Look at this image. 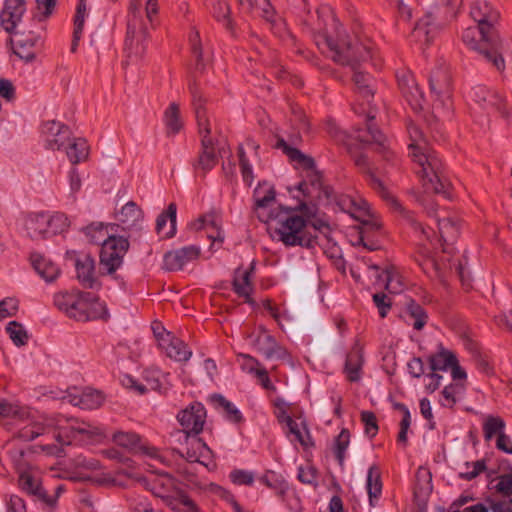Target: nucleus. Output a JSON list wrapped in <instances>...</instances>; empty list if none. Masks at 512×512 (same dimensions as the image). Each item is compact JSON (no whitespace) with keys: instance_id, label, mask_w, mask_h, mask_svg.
I'll use <instances>...</instances> for the list:
<instances>
[{"instance_id":"4c0bfd02","label":"nucleus","mask_w":512,"mask_h":512,"mask_svg":"<svg viewBox=\"0 0 512 512\" xmlns=\"http://www.w3.org/2000/svg\"><path fill=\"white\" fill-rule=\"evenodd\" d=\"M366 489L369 496V504L371 507H374L382 493L381 472L376 465H372L368 469Z\"/></svg>"},{"instance_id":"20e7f679","label":"nucleus","mask_w":512,"mask_h":512,"mask_svg":"<svg viewBox=\"0 0 512 512\" xmlns=\"http://www.w3.org/2000/svg\"><path fill=\"white\" fill-rule=\"evenodd\" d=\"M302 215H297L291 208L279 207L268 215L257 213L259 220L267 223V230L273 239L283 242L286 246L312 247L317 243V236L307 237L306 229L311 226L319 229L314 220L316 210L302 204Z\"/></svg>"},{"instance_id":"338daca9","label":"nucleus","mask_w":512,"mask_h":512,"mask_svg":"<svg viewBox=\"0 0 512 512\" xmlns=\"http://www.w3.org/2000/svg\"><path fill=\"white\" fill-rule=\"evenodd\" d=\"M238 362L243 371L256 374L263 365L258 360L253 358L250 354H239Z\"/></svg>"},{"instance_id":"c85d7f7f","label":"nucleus","mask_w":512,"mask_h":512,"mask_svg":"<svg viewBox=\"0 0 512 512\" xmlns=\"http://www.w3.org/2000/svg\"><path fill=\"white\" fill-rule=\"evenodd\" d=\"M146 489L151 491L155 496L165 498L170 492L176 488L175 480L167 473L154 475L151 478L142 480Z\"/></svg>"},{"instance_id":"423d86ee","label":"nucleus","mask_w":512,"mask_h":512,"mask_svg":"<svg viewBox=\"0 0 512 512\" xmlns=\"http://www.w3.org/2000/svg\"><path fill=\"white\" fill-rule=\"evenodd\" d=\"M54 305L67 317L80 322L107 320L106 305L92 292L77 289L61 291L54 295Z\"/></svg>"},{"instance_id":"c756f323","label":"nucleus","mask_w":512,"mask_h":512,"mask_svg":"<svg viewBox=\"0 0 512 512\" xmlns=\"http://www.w3.org/2000/svg\"><path fill=\"white\" fill-rule=\"evenodd\" d=\"M440 238L447 244L454 243L460 235V220L454 215H444L439 217L435 215Z\"/></svg>"},{"instance_id":"a19ab883","label":"nucleus","mask_w":512,"mask_h":512,"mask_svg":"<svg viewBox=\"0 0 512 512\" xmlns=\"http://www.w3.org/2000/svg\"><path fill=\"white\" fill-rule=\"evenodd\" d=\"M377 278L378 281L384 284L385 289L389 293L397 294L405 288L402 276L394 267L383 270Z\"/></svg>"},{"instance_id":"864d4df0","label":"nucleus","mask_w":512,"mask_h":512,"mask_svg":"<svg viewBox=\"0 0 512 512\" xmlns=\"http://www.w3.org/2000/svg\"><path fill=\"white\" fill-rule=\"evenodd\" d=\"M429 365V354L413 357L408 362V369L413 377L419 378L422 375H429L431 373Z\"/></svg>"},{"instance_id":"13d9d810","label":"nucleus","mask_w":512,"mask_h":512,"mask_svg":"<svg viewBox=\"0 0 512 512\" xmlns=\"http://www.w3.org/2000/svg\"><path fill=\"white\" fill-rule=\"evenodd\" d=\"M407 314L413 320L411 325L414 329L421 330L425 326L427 322V315L420 305L415 302H411L407 306Z\"/></svg>"},{"instance_id":"ddd939ff","label":"nucleus","mask_w":512,"mask_h":512,"mask_svg":"<svg viewBox=\"0 0 512 512\" xmlns=\"http://www.w3.org/2000/svg\"><path fill=\"white\" fill-rule=\"evenodd\" d=\"M471 99L488 115L492 113L508 114L505 98L495 89L477 85L471 90Z\"/></svg>"},{"instance_id":"69168bd1","label":"nucleus","mask_w":512,"mask_h":512,"mask_svg":"<svg viewBox=\"0 0 512 512\" xmlns=\"http://www.w3.org/2000/svg\"><path fill=\"white\" fill-rule=\"evenodd\" d=\"M169 506L174 512H199L196 504L187 496L170 502Z\"/></svg>"},{"instance_id":"a211bd4d","label":"nucleus","mask_w":512,"mask_h":512,"mask_svg":"<svg viewBox=\"0 0 512 512\" xmlns=\"http://www.w3.org/2000/svg\"><path fill=\"white\" fill-rule=\"evenodd\" d=\"M430 89L437 97L438 106L449 108L450 99V75L446 68L439 67L434 70L429 78Z\"/></svg>"},{"instance_id":"72a5a7b5","label":"nucleus","mask_w":512,"mask_h":512,"mask_svg":"<svg viewBox=\"0 0 512 512\" xmlns=\"http://www.w3.org/2000/svg\"><path fill=\"white\" fill-rule=\"evenodd\" d=\"M176 212L177 207L175 203H170L167 211L161 213L156 220V232L162 238H169L175 234L176 231Z\"/></svg>"},{"instance_id":"3c124183","label":"nucleus","mask_w":512,"mask_h":512,"mask_svg":"<svg viewBox=\"0 0 512 512\" xmlns=\"http://www.w3.org/2000/svg\"><path fill=\"white\" fill-rule=\"evenodd\" d=\"M505 422L498 416H488L483 424V432L486 440H491L494 436L504 434Z\"/></svg>"},{"instance_id":"774afa93","label":"nucleus","mask_w":512,"mask_h":512,"mask_svg":"<svg viewBox=\"0 0 512 512\" xmlns=\"http://www.w3.org/2000/svg\"><path fill=\"white\" fill-rule=\"evenodd\" d=\"M298 479L305 484L317 486L318 473L317 469L309 464L299 468Z\"/></svg>"},{"instance_id":"bf43d9fd","label":"nucleus","mask_w":512,"mask_h":512,"mask_svg":"<svg viewBox=\"0 0 512 512\" xmlns=\"http://www.w3.org/2000/svg\"><path fill=\"white\" fill-rule=\"evenodd\" d=\"M485 468V460L466 462L463 465V469L459 472V477L464 480H472L482 473Z\"/></svg>"},{"instance_id":"f257e3e1","label":"nucleus","mask_w":512,"mask_h":512,"mask_svg":"<svg viewBox=\"0 0 512 512\" xmlns=\"http://www.w3.org/2000/svg\"><path fill=\"white\" fill-rule=\"evenodd\" d=\"M322 250L331 264L340 272H345V260L338 245L341 238L340 223L349 215L358 222L349 232V241L353 246L374 251L378 249V234L382 222L369 203L358 194H339L331 186L322 185Z\"/></svg>"},{"instance_id":"8fccbe9b","label":"nucleus","mask_w":512,"mask_h":512,"mask_svg":"<svg viewBox=\"0 0 512 512\" xmlns=\"http://www.w3.org/2000/svg\"><path fill=\"white\" fill-rule=\"evenodd\" d=\"M205 490L211 495L216 496L229 503L232 506L234 512H247L236 501L234 495L224 487L216 483H209L206 486Z\"/></svg>"},{"instance_id":"5fc2aeb1","label":"nucleus","mask_w":512,"mask_h":512,"mask_svg":"<svg viewBox=\"0 0 512 512\" xmlns=\"http://www.w3.org/2000/svg\"><path fill=\"white\" fill-rule=\"evenodd\" d=\"M275 190L273 187H268L265 191L263 190L262 185H259L254 190V200L255 205L254 209L256 211L268 207L275 200Z\"/></svg>"},{"instance_id":"9b49d317","label":"nucleus","mask_w":512,"mask_h":512,"mask_svg":"<svg viewBox=\"0 0 512 512\" xmlns=\"http://www.w3.org/2000/svg\"><path fill=\"white\" fill-rule=\"evenodd\" d=\"M276 408L277 419L284 425L285 433L289 440L294 443H300L302 446H307L310 443V435L304 420L301 417L294 418V408L283 401L277 402Z\"/></svg>"},{"instance_id":"bb28decb","label":"nucleus","mask_w":512,"mask_h":512,"mask_svg":"<svg viewBox=\"0 0 512 512\" xmlns=\"http://www.w3.org/2000/svg\"><path fill=\"white\" fill-rule=\"evenodd\" d=\"M195 231L205 230L207 237L214 243L224 241V233L220 226L219 218L215 214L201 216L190 224Z\"/></svg>"},{"instance_id":"9d476101","label":"nucleus","mask_w":512,"mask_h":512,"mask_svg":"<svg viewBox=\"0 0 512 512\" xmlns=\"http://www.w3.org/2000/svg\"><path fill=\"white\" fill-rule=\"evenodd\" d=\"M142 2L143 0H135L129 7L126 38V44L129 46H133L134 42L136 44L143 42L148 35L147 27L145 26L141 16ZM144 2L146 17L150 22H152L153 17L158 13V1L144 0Z\"/></svg>"},{"instance_id":"dca6fc26","label":"nucleus","mask_w":512,"mask_h":512,"mask_svg":"<svg viewBox=\"0 0 512 512\" xmlns=\"http://www.w3.org/2000/svg\"><path fill=\"white\" fill-rule=\"evenodd\" d=\"M41 132L45 137L46 148L53 151L66 148L70 140L68 127L56 121L43 123Z\"/></svg>"},{"instance_id":"6ab92c4d","label":"nucleus","mask_w":512,"mask_h":512,"mask_svg":"<svg viewBox=\"0 0 512 512\" xmlns=\"http://www.w3.org/2000/svg\"><path fill=\"white\" fill-rule=\"evenodd\" d=\"M151 328L159 349L165 350L166 352H181L188 349L187 352H191L192 347L167 331L160 322H152Z\"/></svg>"},{"instance_id":"f704fd0d","label":"nucleus","mask_w":512,"mask_h":512,"mask_svg":"<svg viewBox=\"0 0 512 512\" xmlns=\"http://www.w3.org/2000/svg\"><path fill=\"white\" fill-rule=\"evenodd\" d=\"M31 263L35 271L46 282H53L60 275L59 267L52 260L40 254H32Z\"/></svg>"},{"instance_id":"de8ad7c7","label":"nucleus","mask_w":512,"mask_h":512,"mask_svg":"<svg viewBox=\"0 0 512 512\" xmlns=\"http://www.w3.org/2000/svg\"><path fill=\"white\" fill-rule=\"evenodd\" d=\"M466 386L464 383H454L445 386L441 392V405L445 407H453L456 402L463 396Z\"/></svg>"},{"instance_id":"7c9ffc66","label":"nucleus","mask_w":512,"mask_h":512,"mask_svg":"<svg viewBox=\"0 0 512 512\" xmlns=\"http://www.w3.org/2000/svg\"><path fill=\"white\" fill-rule=\"evenodd\" d=\"M115 219L125 229H131L142 221L143 211L134 201H129L115 212Z\"/></svg>"},{"instance_id":"0eeeda50","label":"nucleus","mask_w":512,"mask_h":512,"mask_svg":"<svg viewBox=\"0 0 512 512\" xmlns=\"http://www.w3.org/2000/svg\"><path fill=\"white\" fill-rule=\"evenodd\" d=\"M462 40L468 47L482 54L496 70L499 72L505 70V61L500 53L501 41L494 28H484V25L479 24L469 27L463 31Z\"/></svg>"},{"instance_id":"58836bf2","label":"nucleus","mask_w":512,"mask_h":512,"mask_svg":"<svg viewBox=\"0 0 512 512\" xmlns=\"http://www.w3.org/2000/svg\"><path fill=\"white\" fill-rule=\"evenodd\" d=\"M19 471V486L29 495H40V490L43 488L38 477H36L30 470H26L20 463L16 464Z\"/></svg>"},{"instance_id":"412c9836","label":"nucleus","mask_w":512,"mask_h":512,"mask_svg":"<svg viewBox=\"0 0 512 512\" xmlns=\"http://www.w3.org/2000/svg\"><path fill=\"white\" fill-rule=\"evenodd\" d=\"M11 34V44L14 49V53L21 59L31 61L35 57L34 46L39 37L30 32L29 35H25L24 32H20L16 29Z\"/></svg>"},{"instance_id":"09e8293b","label":"nucleus","mask_w":512,"mask_h":512,"mask_svg":"<svg viewBox=\"0 0 512 512\" xmlns=\"http://www.w3.org/2000/svg\"><path fill=\"white\" fill-rule=\"evenodd\" d=\"M165 125L168 134H176L182 128L179 105L171 103L164 113Z\"/></svg>"},{"instance_id":"4d7b16f0","label":"nucleus","mask_w":512,"mask_h":512,"mask_svg":"<svg viewBox=\"0 0 512 512\" xmlns=\"http://www.w3.org/2000/svg\"><path fill=\"white\" fill-rule=\"evenodd\" d=\"M215 402L218 404L220 408H222L223 412L225 413L226 418L229 421H232L234 423H238L242 420V414L241 412L236 408V406L228 401L226 398H224L221 395L215 396Z\"/></svg>"},{"instance_id":"e433bc0d","label":"nucleus","mask_w":512,"mask_h":512,"mask_svg":"<svg viewBox=\"0 0 512 512\" xmlns=\"http://www.w3.org/2000/svg\"><path fill=\"white\" fill-rule=\"evenodd\" d=\"M190 447L186 451V460L190 463H200L207 466L211 459L212 451L200 438L193 437L190 441Z\"/></svg>"},{"instance_id":"2eb2a0df","label":"nucleus","mask_w":512,"mask_h":512,"mask_svg":"<svg viewBox=\"0 0 512 512\" xmlns=\"http://www.w3.org/2000/svg\"><path fill=\"white\" fill-rule=\"evenodd\" d=\"M112 439L118 446L126 448L135 454H144L163 462V456L159 450L144 443L141 437L134 432L119 431L113 434Z\"/></svg>"},{"instance_id":"ea45409f","label":"nucleus","mask_w":512,"mask_h":512,"mask_svg":"<svg viewBox=\"0 0 512 512\" xmlns=\"http://www.w3.org/2000/svg\"><path fill=\"white\" fill-rule=\"evenodd\" d=\"M381 188V196L388 202V204L391 206V208L395 212H399L400 214L404 215L407 219L411 221V223L415 226L416 229H419L421 234L427 239L430 238V232L426 230L419 222H417L411 215L409 211H407L401 203L396 199L394 195H392L389 191H387L384 187H382V184H378Z\"/></svg>"},{"instance_id":"c9c22d12","label":"nucleus","mask_w":512,"mask_h":512,"mask_svg":"<svg viewBox=\"0 0 512 512\" xmlns=\"http://www.w3.org/2000/svg\"><path fill=\"white\" fill-rule=\"evenodd\" d=\"M399 86L413 109H423V93L411 77L403 76V78L399 79Z\"/></svg>"},{"instance_id":"a18cd8bd","label":"nucleus","mask_w":512,"mask_h":512,"mask_svg":"<svg viewBox=\"0 0 512 512\" xmlns=\"http://www.w3.org/2000/svg\"><path fill=\"white\" fill-rule=\"evenodd\" d=\"M363 363L362 354H347L344 372L349 381L357 382L361 379Z\"/></svg>"},{"instance_id":"49530a36","label":"nucleus","mask_w":512,"mask_h":512,"mask_svg":"<svg viewBox=\"0 0 512 512\" xmlns=\"http://www.w3.org/2000/svg\"><path fill=\"white\" fill-rule=\"evenodd\" d=\"M108 226H105L103 223H92L85 228V235L88 238L89 242L93 244H101L103 247L104 243H106L110 238H114L115 236L109 235L107 230Z\"/></svg>"},{"instance_id":"603ef678","label":"nucleus","mask_w":512,"mask_h":512,"mask_svg":"<svg viewBox=\"0 0 512 512\" xmlns=\"http://www.w3.org/2000/svg\"><path fill=\"white\" fill-rule=\"evenodd\" d=\"M455 358V354H431L429 355L428 368L432 373L448 371Z\"/></svg>"},{"instance_id":"c03bdc74","label":"nucleus","mask_w":512,"mask_h":512,"mask_svg":"<svg viewBox=\"0 0 512 512\" xmlns=\"http://www.w3.org/2000/svg\"><path fill=\"white\" fill-rule=\"evenodd\" d=\"M238 3L248 11H259L260 16L268 22L274 19L275 11L269 0H238Z\"/></svg>"},{"instance_id":"5701e85b","label":"nucleus","mask_w":512,"mask_h":512,"mask_svg":"<svg viewBox=\"0 0 512 512\" xmlns=\"http://www.w3.org/2000/svg\"><path fill=\"white\" fill-rule=\"evenodd\" d=\"M254 271V264L251 263L250 267L247 269L237 268L234 273V278L232 281V286L234 292L239 296L244 298L246 303L254 304L253 299L251 298V293L253 292L254 286L252 283V274Z\"/></svg>"},{"instance_id":"4468645a","label":"nucleus","mask_w":512,"mask_h":512,"mask_svg":"<svg viewBox=\"0 0 512 512\" xmlns=\"http://www.w3.org/2000/svg\"><path fill=\"white\" fill-rule=\"evenodd\" d=\"M206 417V409L200 402H194L179 411L177 420L186 435V439H189L191 435L197 436L203 431Z\"/></svg>"},{"instance_id":"39448f33","label":"nucleus","mask_w":512,"mask_h":512,"mask_svg":"<svg viewBox=\"0 0 512 512\" xmlns=\"http://www.w3.org/2000/svg\"><path fill=\"white\" fill-rule=\"evenodd\" d=\"M409 136V156L415 171L426 191L447 193L450 183L443 175V164L431 148L421 127L410 123L407 127Z\"/></svg>"},{"instance_id":"79ce46f5","label":"nucleus","mask_w":512,"mask_h":512,"mask_svg":"<svg viewBox=\"0 0 512 512\" xmlns=\"http://www.w3.org/2000/svg\"><path fill=\"white\" fill-rule=\"evenodd\" d=\"M65 149L72 164H78L86 160L89 154L87 141L82 138H75L72 141L69 140Z\"/></svg>"},{"instance_id":"f3484780","label":"nucleus","mask_w":512,"mask_h":512,"mask_svg":"<svg viewBox=\"0 0 512 512\" xmlns=\"http://www.w3.org/2000/svg\"><path fill=\"white\" fill-rule=\"evenodd\" d=\"M201 250L198 246L191 245L164 254L163 267L167 271H178L185 264L199 258Z\"/></svg>"},{"instance_id":"b1692460","label":"nucleus","mask_w":512,"mask_h":512,"mask_svg":"<svg viewBox=\"0 0 512 512\" xmlns=\"http://www.w3.org/2000/svg\"><path fill=\"white\" fill-rule=\"evenodd\" d=\"M201 145V152L193 163V167L196 172L205 175L218 163V154L212 138H201Z\"/></svg>"},{"instance_id":"052dcab7","label":"nucleus","mask_w":512,"mask_h":512,"mask_svg":"<svg viewBox=\"0 0 512 512\" xmlns=\"http://www.w3.org/2000/svg\"><path fill=\"white\" fill-rule=\"evenodd\" d=\"M350 443V433L347 429H342V431L339 433V435L335 439L334 443V453L339 461V463L342 465L345 459V452L349 446Z\"/></svg>"},{"instance_id":"7ed1b4c3","label":"nucleus","mask_w":512,"mask_h":512,"mask_svg":"<svg viewBox=\"0 0 512 512\" xmlns=\"http://www.w3.org/2000/svg\"><path fill=\"white\" fill-rule=\"evenodd\" d=\"M26 409L29 413L27 418L10 416L17 426L14 436L23 441H31L39 436L50 438L52 442L39 445L46 455L61 457L64 446L75 440L93 442L104 436L102 428L92 423L63 415L36 417Z\"/></svg>"},{"instance_id":"6e6d98bb","label":"nucleus","mask_w":512,"mask_h":512,"mask_svg":"<svg viewBox=\"0 0 512 512\" xmlns=\"http://www.w3.org/2000/svg\"><path fill=\"white\" fill-rule=\"evenodd\" d=\"M6 332L12 342L18 347L25 345L28 341L29 336L27 331L22 324L16 321H11L8 323Z\"/></svg>"},{"instance_id":"37998d69","label":"nucleus","mask_w":512,"mask_h":512,"mask_svg":"<svg viewBox=\"0 0 512 512\" xmlns=\"http://www.w3.org/2000/svg\"><path fill=\"white\" fill-rule=\"evenodd\" d=\"M211 13L218 22L223 23L228 31L234 32V23L230 17L231 10L224 0H211Z\"/></svg>"},{"instance_id":"393cba45","label":"nucleus","mask_w":512,"mask_h":512,"mask_svg":"<svg viewBox=\"0 0 512 512\" xmlns=\"http://www.w3.org/2000/svg\"><path fill=\"white\" fill-rule=\"evenodd\" d=\"M471 17L484 28H494L499 19V12L486 0H474L470 9Z\"/></svg>"},{"instance_id":"4be33fe9","label":"nucleus","mask_w":512,"mask_h":512,"mask_svg":"<svg viewBox=\"0 0 512 512\" xmlns=\"http://www.w3.org/2000/svg\"><path fill=\"white\" fill-rule=\"evenodd\" d=\"M25 12L24 0H5L0 23L6 32L12 33Z\"/></svg>"},{"instance_id":"6e6552de","label":"nucleus","mask_w":512,"mask_h":512,"mask_svg":"<svg viewBox=\"0 0 512 512\" xmlns=\"http://www.w3.org/2000/svg\"><path fill=\"white\" fill-rule=\"evenodd\" d=\"M22 226L30 239L45 240L64 232L69 227V221L63 213L49 215L44 212H31L24 215Z\"/></svg>"},{"instance_id":"f03ea898","label":"nucleus","mask_w":512,"mask_h":512,"mask_svg":"<svg viewBox=\"0 0 512 512\" xmlns=\"http://www.w3.org/2000/svg\"><path fill=\"white\" fill-rule=\"evenodd\" d=\"M326 43L334 62L348 65L353 69L354 90L358 97L353 108L356 113L365 114L368 120L365 130L356 129L353 133L347 134L337 129H331L329 131L330 134L335 137L337 142L344 144L350 153H353L354 150L356 151L358 147L365 145L384 147L386 142L385 135L372 124V120L375 118L374 110L371 106L375 91L374 80L370 75L357 70L360 62L370 58L368 47L359 42L351 44L346 41L344 34L338 30L337 39L328 36Z\"/></svg>"},{"instance_id":"2f4dec72","label":"nucleus","mask_w":512,"mask_h":512,"mask_svg":"<svg viewBox=\"0 0 512 512\" xmlns=\"http://www.w3.org/2000/svg\"><path fill=\"white\" fill-rule=\"evenodd\" d=\"M69 398V402L75 406H80L83 409H97L104 402V396L101 392L87 389L81 395H75L71 392L67 391ZM61 398H66V396H62Z\"/></svg>"},{"instance_id":"e2e57ef3","label":"nucleus","mask_w":512,"mask_h":512,"mask_svg":"<svg viewBox=\"0 0 512 512\" xmlns=\"http://www.w3.org/2000/svg\"><path fill=\"white\" fill-rule=\"evenodd\" d=\"M0 415L8 417V416H19L23 418H27L29 416L28 410L26 407H22L19 405H13L5 400L0 399Z\"/></svg>"},{"instance_id":"aec40b11","label":"nucleus","mask_w":512,"mask_h":512,"mask_svg":"<svg viewBox=\"0 0 512 512\" xmlns=\"http://www.w3.org/2000/svg\"><path fill=\"white\" fill-rule=\"evenodd\" d=\"M189 90L192 95V104L195 110V116L198 124L199 134L202 138H212L211 124L207 112L204 108V100L199 87L195 81L189 84Z\"/></svg>"},{"instance_id":"473e14b6","label":"nucleus","mask_w":512,"mask_h":512,"mask_svg":"<svg viewBox=\"0 0 512 512\" xmlns=\"http://www.w3.org/2000/svg\"><path fill=\"white\" fill-rule=\"evenodd\" d=\"M189 44L192 55L196 61V70L203 71L207 61L209 60L210 52L209 49L205 47L200 33L196 28H192L189 33Z\"/></svg>"},{"instance_id":"0e129e2a","label":"nucleus","mask_w":512,"mask_h":512,"mask_svg":"<svg viewBox=\"0 0 512 512\" xmlns=\"http://www.w3.org/2000/svg\"><path fill=\"white\" fill-rule=\"evenodd\" d=\"M238 155L243 180L247 185L250 186L254 180L253 169L248 159L246 158L243 147H239Z\"/></svg>"},{"instance_id":"cd10ccee","label":"nucleus","mask_w":512,"mask_h":512,"mask_svg":"<svg viewBox=\"0 0 512 512\" xmlns=\"http://www.w3.org/2000/svg\"><path fill=\"white\" fill-rule=\"evenodd\" d=\"M77 279L85 288L93 289L97 284L95 261L90 255H84L75 262Z\"/></svg>"},{"instance_id":"1a4fd4ad","label":"nucleus","mask_w":512,"mask_h":512,"mask_svg":"<svg viewBox=\"0 0 512 512\" xmlns=\"http://www.w3.org/2000/svg\"><path fill=\"white\" fill-rule=\"evenodd\" d=\"M275 147L281 149L291 163L306 172V177L309 180L302 181L299 184V190L305 196L318 197L320 195V177L316 172V161L299 149L288 145L283 138H278Z\"/></svg>"},{"instance_id":"680f3d73","label":"nucleus","mask_w":512,"mask_h":512,"mask_svg":"<svg viewBox=\"0 0 512 512\" xmlns=\"http://www.w3.org/2000/svg\"><path fill=\"white\" fill-rule=\"evenodd\" d=\"M255 349L260 352H276L277 345L271 335L266 331H262L256 338Z\"/></svg>"},{"instance_id":"f8f14e48","label":"nucleus","mask_w":512,"mask_h":512,"mask_svg":"<svg viewBox=\"0 0 512 512\" xmlns=\"http://www.w3.org/2000/svg\"><path fill=\"white\" fill-rule=\"evenodd\" d=\"M129 249V242L123 237L110 238L100 251V271L111 275L122 265L123 257Z\"/></svg>"},{"instance_id":"a878e982","label":"nucleus","mask_w":512,"mask_h":512,"mask_svg":"<svg viewBox=\"0 0 512 512\" xmlns=\"http://www.w3.org/2000/svg\"><path fill=\"white\" fill-rule=\"evenodd\" d=\"M439 26L434 22L431 13L421 18L412 31V38L422 46L428 45L437 36Z\"/></svg>"}]
</instances>
